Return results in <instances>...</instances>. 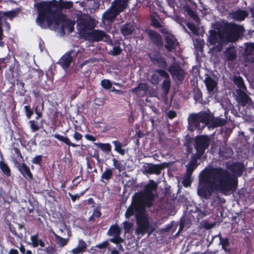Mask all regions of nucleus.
I'll use <instances>...</instances> for the list:
<instances>
[{"label": "nucleus", "instance_id": "obj_1", "mask_svg": "<svg viewBox=\"0 0 254 254\" xmlns=\"http://www.w3.org/2000/svg\"><path fill=\"white\" fill-rule=\"evenodd\" d=\"M198 181L197 194L205 199H209L216 191L224 194L233 192L238 184L235 175L221 167L204 169L199 175Z\"/></svg>", "mask_w": 254, "mask_h": 254}, {"label": "nucleus", "instance_id": "obj_2", "mask_svg": "<svg viewBox=\"0 0 254 254\" xmlns=\"http://www.w3.org/2000/svg\"><path fill=\"white\" fill-rule=\"evenodd\" d=\"M38 15L36 19L37 23L41 27H45V18L47 16H57V22L62 19L65 15L62 13L63 9H69L73 6L71 1H64L63 0H51L37 3L35 5Z\"/></svg>", "mask_w": 254, "mask_h": 254}, {"label": "nucleus", "instance_id": "obj_3", "mask_svg": "<svg viewBox=\"0 0 254 254\" xmlns=\"http://www.w3.org/2000/svg\"><path fill=\"white\" fill-rule=\"evenodd\" d=\"M157 185L153 180H150L148 184L146 185L142 191L136 192L133 195L136 198V203L142 207L144 205L147 208L152 206L155 195L153 193L157 190Z\"/></svg>", "mask_w": 254, "mask_h": 254}, {"label": "nucleus", "instance_id": "obj_4", "mask_svg": "<svg viewBox=\"0 0 254 254\" xmlns=\"http://www.w3.org/2000/svg\"><path fill=\"white\" fill-rule=\"evenodd\" d=\"M212 116L206 112L192 113L188 118L189 129L191 131L203 129L206 125L210 124Z\"/></svg>", "mask_w": 254, "mask_h": 254}, {"label": "nucleus", "instance_id": "obj_5", "mask_svg": "<svg viewBox=\"0 0 254 254\" xmlns=\"http://www.w3.org/2000/svg\"><path fill=\"white\" fill-rule=\"evenodd\" d=\"M57 16H47L45 18V27H41L43 29H46L48 27L51 30H55L58 28L60 24L61 23V30L64 32V30L68 29L69 32H72L74 29V23L69 19H66V16L62 18L61 20L57 22Z\"/></svg>", "mask_w": 254, "mask_h": 254}, {"label": "nucleus", "instance_id": "obj_6", "mask_svg": "<svg viewBox=\"0 0 254 254\" xmlns=\"http://www.w3.org/2000/svg\"><path fill=\"white\" fill-rule=\"evenodd\" d=\"M245 29L243 25L235 23L227 24L225 27V32L226 33L227 39L229 42H236L240 39H242Z\"/></svg>", "mask_w": 254, "mask_h": 254}, {"label": "nucleus", "instance_id": "obj_7", "mask_svg": "<svg viewBox=\"0 0 254 254\" xmlns=\"http://www.w3.org/2000/svg\"><path fill=\"white\" fill-rule=\"evenodd\" d=\"M135 218L138 233L144 234L147 233L148 235H150L155 230V228L150 224L147 216L143 212L136 214Z\"/></svg>", "mask_w": 254, "mask_h": 254}, {"label": "nucleus", "instance_id": "obj_8", "mask_svg": "<svg viewBox=\"0 0 254 254\" xmlns=\"http://www.w3.org/2000/svg\"><path fill=\"white\" fill-rule=\"evenodd\" d=\"M210 138L206 135H201L195 137L194 146L196 152L195 156L200 158L205 150L208 148L210 144Z\"/></svg>", "mask_w": 254, "mask_h": 254}, {"label": "nucleus", "instance_id": "obj_9", "mask_svg": "<svg viewBox=\"0 0 254 254\" xmlns=\"http://www.w3.org/2000/svg\"><path fill=\"white\" fill-rule=\"evenodd\" d=\"M86 39L93 42L104 41L111 45H114L110 35L107 34L104 31L94 29V28L86 33Z\"/></svg>", "mask_w": 254, "mask_h": 254}, {"label": "nucleus", "instance_id": "obj_10", "mask_svg": "<svg viewBox=\"0 0 254 254\" xmlns=\"http://www.w3.org/2000/svg\"><path fill=\"white\" fill-rule=\"evenodd\" d=\"M77 23L79 30L81 32H85L87 30H91L96 26L95 19L86 15L78 16Z\"/></svg>", "mask_w": 254, "mask_h": 254}, {"label": "nucleus", "instance_id": "obj_11", "mask_svg": "<svg viewBox=\"0 0 254 254\" xmlns=\"http://www.w3.org/2000/svg\"><path fill=\"white\" fill-rule=\"evenodd\" d=\"M122 230L119 225L116 224L111 225L107 234L108 236L113 237L112 238L109 239L110 242L117 245L124 243V239L120 236Z\"/></svg>", "mask_w": 254, "mask_h": 254}, {"label": "nucleus", "instance_id": "obj_12", "mask_svg": "<svg viewBox=\"0 0 254 254\" xmlns=\"http://www.w3.org/2000/svg\"><path fill=\"white\" fill-rule=\"evenodd\" d=\"M78 52L75 50H70L65 53L59 60L58 64H60L63 68L67 69L73 61V59L76 57Z\"/></svg>", "mask_w": 254, "mask_h": 254}, {"label": "nucleus", "instance_id": "obj_13", "mask_svg": "<svg viewBox=\"0 0 254 254\" xmlns=\"http://www.w3.org/2000/svg\"><path fill=\"white\" fill-rule=\"evenodd\" d=\"M168 71L174 78L182 82L185 79V71L184 69L177 63H173L168 68Z\"/></svg>", "mask_w": 254, "mask_h": 254}, {"label": "nucleus", "instance_id": "obj_14", "mask_svg": "<svg viewBox=\"0 0 254 254\" xmlns=\"http://www.w3.org/2000/svg\"><path fill=\"white\" fill-rule=\"evenodd\" d=\"M14 164L21 175L26 180H32L33 179V176L29 167L25 163H20L15 159L14 160Z\"/></svg>", "mask_w": 254, "mask_h": 254}, {"label": "nucleus", "instance_id": "obj_15", "mask_svg": "<svg viewBox=\"0 0 254 254\" xmlns=\"http://www.w3.org/2000/svg\"><path fill=\"white\" fill-rule=\"evenodd\" d=\"M132 206H129L126 212L125 216L127 218H129L131 216L133 215L135 212H136V214L138 213H142L147 207V206L145 205H144L143 207L137 205L136 203V198L134 196H132Z\"/></svg>", "mask_w": 254, "mask_h": 254}, {"label": "nucleus", "instance_id": "obj_16", "mask_svg": "<svg viewBox=\"0 0 254 254\" xmlns=\"http://www.w3.org/2000/svg\"><path fill=\"white\" fill-rule=\"evenodd\" d=\"M148 36L151 43L158 48H162L163 41L161 35L153 30H148L147 31Z\"/></svg>", "mask_w": 254, "mask_h": 254}, {"label": "nucleus", "instance_id": "obj_17", "mask_svg": "<svg viewBox=\"0 0 254 254\" xmlns=\"http://www.w3.org/2000/svg\"><path fill=\"white\" fill-rule=\"evenodd\" d=\"M209 33L208 42L211 45H215L219 41H224V35L222 32L211 29Z\"/></svg>", "mask_w": 254, "mask_h": 254}, {"label": "nucleus", "instance_id": "obj_18", "mask_svg": "<svg viewBox=\"0 0 254 254\" xmlns=\"http://www.w3.org/2000/svg\"><path fill=\"white\" fill-rule=\"evenodd\" d=\"M216 237L219 238V245L221 246L222 249L224 250L225 254H231L232 249L229 239L228 237H223L220 233L216 236Z\"/></svg>", "mask_w": 254, "mask_h": 254}, {"label": "nucleus", "instance_id": "obj_19", "mask_svg": "<svg viewBox=\"0 0 254 254\" xmlns=\"http://www.w3.org/2000/svg\"><path fill=\"white\" fill-rule=\"evenodd\" d=\"M177 40L176 37L170 34L165 37V44L164 47L168 52H172L176 49Z\"/></svg>", "mask_w": 254, "mask_h": 254}, {"label": "nucleus", "instance_id": "obj_20", "mask_svg": "<svg viewBox=\"0 0 254 254\" xmlns=\"http://www.w3.org/2000/svg\"><path fill=\"white\" fill-rule=\"evenodd\" d=\"M128 0H115L112 3L110 7L119 14L126 7Z\"/></svg>", "mask_w": 254, "mask_h": 254}, {"label": "nucleus", "instance_id": "obj_21", "mask_svg": "<svg viewBox=\"0 0 254 254\" xmlns=\"http://www.w3.org/2000/svg\"><path fill=\"white\" fill-rule=\"evenodd\" d=\"M238 102L243 107L246 106L251 101V98L245 92V90L238 89L236 90Z\"/></svg>", "mask_w": 254, "mask_h": 254}, {"label": "nucleus", "instance_id": "obj_22", "mask_svg": "<svg viewBox=\"0 0 254 254\" xmlns=\"http://www.w3.org/2000/svg\"><path fill=\"white\" fill-rule=\"evenodd\" d=\"M245 45V48L243 53V58L246 62H250V59H251V57L254 53V43H246Z\"/></svg>", "mask_w": 254, "mask_h": 254}, {"label": "nucleus", "instance_id": "obj_23", "mask_svg": "<svg viewBox=\"0 0 254 254\" xmlns=\"http://www.w3.org/2000/svg\"><path fill=\"white\" fill-rule=\"evenodd\" d=\"M19 12L20 9L18 8L5 12L0 11V21L2 22L4 18H6L12 20L19 14Z\"/></svg>", "mask_w": 254, "mask_h": 254}, {"label": "nucleus", "instance_id": "obj_24", "mask_svg": "<svg viewBox=\"0 0 254 254\" xmlns=\"http://www.w3.org/2000/svg\"><path fill=\"white\" fill-rule=\"evenodd\" d=\"M231 17L237 21H244L246 18L248 17L249 13L246 10L241 9H237L231 13Z\"/></svg>", "mask_w": 254, "mask_h": 254}, {"label": "nucleus", "instance_id": "obj_25", "mask_svg": "<svg viewBox=\"0 0 254 254\" xmlns=\"http://www.w3.org/2000/svg\"><path fill=\"white\" fill-rule=\"evenodd\" d=\"M229 168L237 177L241 176L245 170L244 164L241 162H234L231 164Z\"/></svg>", "mask_w": 254, "mask_h": 254}, {"label": "nucleus", "instance_id": "obj_26", "mask_svg": "<svg viewBox=\"0 0 254 254\" xmlns=\"http://www.w3.org/2000/svg\"><path fill=\"white\" fill-rule=\"evenodd\" d=\"M118 15L119 14L110 7L102 15L103 22L104 23L112 22Z\"/></svg>", "mask_w": 254, "mask_h": 254}, {"label": "nucleus", "instance_id": "obj_27", "mask_svg": "<svg viewBox=\"0 0 254 254\" xmlns=\"http://www.w3.org/2000/svg\"><path fill=\"white\" fill-rule=\"evenodd\" d=\"M163 169L162 165H156L153 164H148L145 167V171L149 174L160 175L162 170Z\"/></svg>", "mask_w": 254, "mask_h": 254}, {"label": "nucleus", "instance_id": "obj_28", "mask_svg": "<svg viewBox=\"0 0 254 254\" xmlns=\"http://www.w3.org/2000/svg\"><path fill=\"white\" fill-rule=\"evenodd\" d=\"M199 158H197V156H195L194 155H193V157L191 158V160L186 165V176L188 178L190 177L193 171L196 168L197 166V160Z\"/></svg>", "mask_w": 254, "mask_h": 254}, {"label": "nucleus", "instance_id": "obj_29", "mask_svg": "<svg viewBox=\"0 0 254 254\" xmlns=\"http://www.w3.org/2000/svg\"><path fill=\"white\" fill-rule=\"evenodd\" d=\"M87 245L86 242L82 239L78 240L77 246L71 250L73 254H82L86 252Z\"/></svg>", "mask_w": 254, "mask_h": 254}, {"label": "nucleus", "instance_id": "obj_30", "mask_svg": "<svg viewBox=\"0 0 254 254\" xmlns=\"http://www.w3.org/2000/svg\"><path fill=\"white\" fill-rule=\"evenodd\" d=\"M113 176V168L107 167L105 168L104 172L102 174L100 181L108 184Z\"/></svg>", "mask_w": 254, "mask_h": 254}, {"label": "nucleus", "instance_id": "obj_31", "mask_svg": "<svg viewBox=\"0 0 254 254\" xmlns=\"http://www.w3.org/2000/svg\"><path fill=\"white\" fill-rule=\"evenodd\" d=\"M122 34L125 36H129L134 31V25L131 22H127L121 27Z\"/></svg>", "mask_w": 254, "mask_h": 254}, {"label": "nucleus", "instance_id": "obj_32", "mask_svg": "<svg viewBox=\"0 0 254 254\" xmlns=\"http://www.w3.org/2000/svg\"><path fill=\"white\" fill-rule=\"evenodd\" d=\"M205 86L209 94L213 93L217 85V82L211 77L207 76L204 80Z\"/></svg>", "mask_w": 254, "mask_h": 254}, {"label": "nucleus", "instance_id": "obj_33", "mask_svg": "<svg viewBox=\"0 0 254 254\" xmlns=\"http://www.w3.org/2000/svg\"><path fill=\"white\" fill-rule=\"evenodd\" d=\"M225 58L228 61H232L237 58V52L234 47L229 46L224 53Z\"/></svg>", "mask_w": 254, "mask_h": 254}, {"label": "nucleus", "instance_id": "obj_34", "mask_svg": "<svg viewBox=\"0 0 254 254\" xmlns=\"http://www.w3.org/2000/svg\"><path fill=\"white\" fill-rule=\"evenodd\" d=\"M132 91L138 96L142 97L148 90L147 85L144 83H139L138 86L132 89Z\"/></svg>", "mask_w": 254, "mask_h": 254}, {"label": "nucleus", "instance_id": "obj_35", "mask_svg": "<svg viewBox=\"0 0 254 254\" xmlns=\"http://www.w3.org/2000/svg\"><path fill=\"white\" fill-rule=\"evenodd\" d=\"M219 155L225 159L231 158L233 154L232 149L225 146H221L219 148Z\"/></svg>", "mask_w": 254, "mask_h": 254}, {"label": "nucleus", "instance_id": "obj_36", "mask_svg": "<svg viewBox=\"0 0 254 254\" xmlns=\"http://www.w3.org/2000/svg\"><path fill=\"white\" fill-rule=\"evenodd\" d=\"M232 80L239 89L247 90V87L245 84L244 80L241 76L234 75L232 78Z\"/></svg>", "mask_w": 254, "mask_h": 254}, {"label": "nucleus", "instance_id": "obj_37", "mask_svg": "<svg viewBox=\"0 0 254 254\" xmlns=\"http://www.w3.org/2000/svg\"><path fill=\"white\" fill-rule=\"evenodd\" d=\"M112 143L114 145V150L120 155L123 156L126 154V151L123 147L126 144H123L119 140L112 141Z\"/></svg>", "mask_w": 254, "mask_h": 254}, {"label": "nucleus", "instance_id": "obj_38", "mask_svg": "<svg viewBox=\"0 0 254 254\" xmlns=\"http://www.w3.org/2000/svg\"><path fill=\"white\" fill-rule=\"evenodd\" d=\"M56 139H58L59 141H61L64 143L66 145L68 146H72L73 147H75L78 146L74 143L71 142L69 139L67 137H65L63 135H61L58 133L55 134L53 135Z\"/></svg>", "mask_w": 254, "mask_h": 254}, {"label": "nucleus", "instance_id": "obj_39", "mask_svg": "<svg viewBox=\"0 0 254 254\" xmlns=\"http://www.w3.org/2000/svg\"><path fill=\"white\" fill-rule=\"evenodd\" d=\"M53 234L55 237V242L59 247H63L67 245L68 241V239L63 238L54 232H53Z\"/></svg>", "mask_w": 254, "mask_h": 254}, {"label": "nucleus", "instance_id": "obj_40", "mask_svg": "<svg viewBox=\"0 0 254 254\" xmlns=\"http://www.w3.org/2000/svg\"><path fill=\"white\" fill-rule=\"evenodd\" d=\"M97 147L100 149L103 152L107 154L109 153L112 150V146L109 143H95Z\"/></svg>", "mask_w": 254, "mask_h": 254}, {"label": "nucleus", "instance_id": "obj_41", "mask_svg": "<svg viewBox=\"0 0 254 254\" xmlns=\"http://www.w3.org/2000/svg\"><path fill=\"white\" fill-rule=\"evenodd\" d=\"M0 169L3 175L6 177H9L11 175V170L7 165L4 161H0Z\"/></svg>", "mask_w": 254, "mask_h": 254}, {"label": "nucleus", "instance_id": "obj_42", "mask_svg": "<svg viewBox=\"0 0 254 254\" xmlns=\"http://www.w3.org/2000/svg\"><path fill=\"white\" fill-rule=\"evenodd\" d=\"M114 44L117 45V46L113 47L112 50H110L108 53L111 56H117L122 53L123 50L120 47V43L118 41H115Z\"/></svg>", "mask_w": 254, "mask_h": 254}, {"label": "nucleus", "instance_id": "obj_43", "mask_svg": "<svg viewBox=\"0 0 254 254\" xmlns=\"http://www.w3.org/2000/svg\"><path fill=\"white\" fill-rule=\"evenodd\" d=\"M211 116L212 119L210 124H211V126L213 127H221L225 124V121L224 120L219 118H216L214 119L213 117L212 116Z\"/></svg>", "mask_w": 254, "mask_h": 254}, {"label": "nucleus", "instance_id": "obj_44", "mask_svg": "<svg viewBox=\"0 0 254 254\" xmlns=\"http://www.w3.org/2000/svg\"><path fill=\"white\" fill-rule=\"evenodd\" d=\"M171 81L170 78L165 79L163 82L162 88L166 94H167L170 89Z\"/></svg>", "mask_w": 254, "mask_h": 254}, {"label": "nucleus", "instance_id": "obj_45", "mask_svg": "<svg viewBox=\"0 0 254 254\" xmlns=\"http://www.w3.org/2000/svg\"><path fill=\"white\" fill-rule=\"evenodd\" d=\"M24 111L26 118L30 119L34 114V111L31 108L30 105H27L24 106Z\"/></svg>", "mask_w": 254, "mask_h": 254}, {"label": "nucleus", "instance_id": "obj_46", "mask_svg": "<svg viewBox=\"0 0 254 254\" xmlns=\"http://www.w3.org/2000/svg\"><path fill=\"white\" fill-rule=\"evenodd\" d=\"M31 130L35 132L39 130L40 128L39 124L37 121L34 120H30L29 122Z\"/></svg>", "mask_w": 254, "mask_h": 254}, {"label": "nucleus", "instance_id": "obj_47", "mask_svg": "<svg viewBox=\"0 0 254 254\" xmlns=\"http://www.w3.org/2000/svg\"><path fill=\"white\" fill-rule=\"evenodd\" d=\"M11 57L10 56L7 55L6 57L2 58H0V67L1 68H5L7 66V64L10 62Z\"/></svg>", "mask_w": 254, "mask_h": 254}, {"label": "nucleus", "instance_id": "obj_48", "mask_svg": "<svg viewBox=\"0 0 254 254\" xmlns=\"http://www.w3.org/2000/svg\"><path fill=\"white\" fill-rule=\"evenodd\" d=\"M160 79L159 76L157 72L153 73L151 78L150 82L153 85H157L159 83Z\"/></svg>", "mask_w": 254, "mask_h": 254}, {"label": "nucleus", "instance_id": "obj_49", "mask_svg": "<svg viewBox=\"0 0 254 254\" xmlns=\"http://www.w3.org/2000/svg\"><path fill=\"white\" fill-rule=\"evenodd\" d=\"M112 162L113 166L115 169L119 170V171H122L123 169V166L120 161L118 160L115 158H114L112 159Z\"/></svg>", "mask_w": 254, "mask_h": 254}, {"label": "nucleus", "instance_id": "obj_50", "mask_svg": "<svg viewBox=\"0 0 254 254\" xmlns=\"http://www.w3.org/2000/svg\"><path fill=\"white\" fill-rule=\"evenodd\" d=\"M43 161V156L41 155H38L35 156L33 159L31 160V162L33 164L39 165L41 166H42V162Z\"/></svg>", "mask_w": 254, "mask_h": 254}, {"label": "nucleus", "instance_id": "obj_51", "mask_svg": "<svg viewBox=\"0 0 254 254\" xmlns=\"http://www.w3.org/2000/svg\"><path fill=\"white\" fill-rule=\"evenodd\" d=\"M156 64H158V67H160V69H167L168 67V64L166 59L163 57L157 63H156Z\"/></svg>", "mask_w": 254, "mask_h": 254}, {"label": "nucleus", "instance_id": "obj_52", "mask_svg": "<svg viewBox=\"0 0 254 254\" xmlns=\"http://www.w3.org/2000/svg\"><path fill=\"white\" fill-rule=\"evenodd\" d=\"M156 64H158V67H160V69H167L168 67V64L166 59L163 57L157 63H156Z\"/></svg>", "mask_w": 254, "mask_h": 254}, {"label": "nucleus", "instance_id": "obj_53", "mask_svg": "<svg viewBox=\"0 0 254 254\" xmlns=\"http://www.w3.org/2000/svg\"><path fill=\"white\" fill-rule=\"evenodd\" d=\"M39 237V234L37 233L34 235H32L30 237V240L31 243L30 244L32 245L33 247L37 248L38 247V240Z\"/></svg>", "mask_w": 254, "mask_h": 254}, {"label": "nucleus", "instance_id": "obj_54", "mask_svg": "<svg viewBox=\"0 0 254 254\" xmlns=\"http://www.w3.org/2000/svg\"><path fill=\"white\" fill-rule=\"evenodd\" d=\"M150 20L151 21V25H152L154 27L156 28H160L162 27V25L161 24L160 22L153 16H151L150 17Z\"/></svg>", "mask_w": 254, "mask_h": 254}, {"label": "nucleus", "instance_id": "obj_55", "mask_svg": "<svg viewBox=\"0 0 254 254\" xmlns=\"http://www.w3.org/2000/svg\"><path fill=\"white\" fill-rule=\"evenodd\" d=\"M164 69H157L155 70V72H157L158 75H160L165 79L170 78L169 73Z\"/></svg>", "mask_w": 254, "mask_h": 254}, {"label": "nucleus", "instance_id": "obj_56", "mask_svg": "<svg viewBox=\"0 0 254 254\" xmlns=\"http://www.w3.org/2000/svg\"><path fill=\"white\" fill-rule=\"evenodd\" d=\"M101 85L104 89H109L111 88L112 83L109 79H103L101 82Z\"/></svg>", "mask_w": 254, "mask_h": 254}, {"label": "nucleus", "instance_id": "obj_57", "mask_svg": "<svg viewBox=\"0 0 254 254\" xmlns=\"http://www.w3.org/2000/svg\"><path fill=\"white\" fill-rule=\"evenodd\" d=\"M9 230L10 232L13 234L15 236H16L17 238H19L20 240H22L23 237V234L21 232L18 233L16 231V230L15 227L11 226V225L9 226Z\"/></svg>", "mask_w": 254, "mask_h": 254}, {"label": "nucleus", "instance_id": "obj_58", "mask_svg": "<svg viewBox=\"0 0 254 254\" xmlns=\"http://www.w3.org/2000/svg\"><path fill=\"white\" fill-rule=\"evenodd\" d=\"M149 58L150 61L153 63L156 64L157 63L158 61L161 59L162 57L160 54H150L149 55Z\"/></svg>", "mask_w": 254, "mask_h": 254}, {"label": "nucleus", "instance_id": "obj_59", "mask_svg": "<svg viewBox=\"0 0 254 254\" xmlns=\"http://www.w3.org/2000/svg\"><path fill=\"white\" fill-rule=\"evenodd\" d=\"M188 28L193 33L196 34L198 33V29L193 23H188L187 24Z\"/></svg>", "mask_w": 254, "mask_h": 254}, {"label": "nucleus", "instance_id": "obj_60", "mask_svg": "<svg viewBox=\"0 0 254 254\" xmlns=\"http://www.w3.org/2000/svg\"><path fill=\"white\" fill-rule=\"evenodd\" d=\"M109 242H110V241H109V239H108V240L105 241L101 243L97 244L95 246V248H98L99 249H106V248H107L109 246V245H110Z\"/></svg>", "mask_w": 254, "mask_h": 254}, {"label": "nucleus", "instance_id": "obj_61", "mask_svg": "<svg viewBox=\"0 0 254 254\" xmlns=\"http://www.w3.org/2000/svg\"><path fill=\"white\" fill-rule=\"evenodd\" d=\"M101 207L100 206H96L94 209L92 215L95 218H99L101 217L102 213L100 211Z\"/></svg>", "mask_w": 254, "mask_h": 254}, {"label": "nucleus", "instance_id": "obj_62", "mask_svg": "<svg viewBox=\"0 0 254 254\" xmlns=\"http://www.w3.org/2000/svg\"><path fill=\"white\" fill-rule=\"evenodd\" d=\"M32 72L36 74L37 77L38 79L41 78L44 75L43 71L41 69L33 68L32 70Z\"/></svg>", "mask_w": 254, "mask_h": 254}, {"label": "nucleus", "instance_id": "obj_63", "mask_svg": "<svg viewBox=\"0 0 254 254\" xmlns=\"http://www.w3.org/2000/svg\"><path fill=\"white\" fill-rule=\"evenodd\" d=\"M132 224L128 221H125L124 222V229L125 232H128L132 227Z\"/></svg>", "mask_w": 254, "mask_h": 254}, {"label": "nucleus", "instance_id": "obj_64", "mask_svg": "<svg viewBox=\"0 0 254 254\" xmlns=\"http://www.w3.org/2000/svg\"><path fill=\"white\" fill-rule=\"evenodd\" d=\"M84 192H81L80 194H72L70 192H68V195L70 197L72 201L73 202H75L76 200L78 198H79L80 196L84 194Z\"/></svg>", "mask_w": 254, "mask_h": 254}]
</instances>
